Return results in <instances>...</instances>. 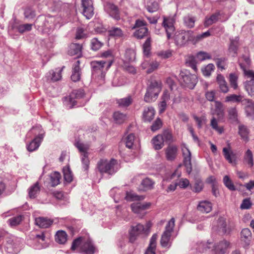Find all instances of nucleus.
<instances>
[{
    "label": "nucleus",
    "instance_id": "nucleus-1",
    "mask_svg": "<svg viewBox=\"0 0 254 254\" xmlns=\"http://www.w3.org/2000/svg\"><path fill=\"white\" fill-rule=\"evenodd\" d=\"M45 132L40 125L33 127L27 134V137L34 136V138L26 144V148L29 152L36 150L43 141Z\"/></svg>",
    "mask_w": 254,
    "mask_h": 254
},
{
    "label": "nucleus",
    "instance_id": "nucleus-2",
    "mask_svg": "<svg viewBox=\"0 0 254 254\" xmlns=\"http://www.w3.org/2000/svg\"><path fill=\"white\" fill-rule=\"evenodd\" d=\"M162 89V82L159 80H152L148 85L144 96V100L147 103L155 101Z\"/></svg>",
    "mask_w": 254,
    "mask_h": 254
},
{
    "label": "nucleus",
    "instance_id": "nucleus-3",
    "mask_svg": "<svg viewBox=\"0 0 254 254\" xmlns=\"http://www.w3.org/2000/svg\"><path fill=\"white\" fill-rule=\"evenodd\" d=\"M78 247L84 254H93L95 252V248L89 238L85 239L79 237L74 240L72 242L71 249L75 250Z\"/></svg>",
    "mask_w": 254,
    "mask_h": 254
},
{
    "label": "nucleus",
    "instance_id": "nucleus-4",
    "mask_svg": "<svg viewBox=\"0 0 254 254\" xmlns=\"http://www.w3.org/2000/svg\"><path fill=\"white\" fill-rule=\"evenodd\" d=\"M98 169L101 174L112 175L118 170L117 161L114 159L110 160L101 159L97 164Z\"/></svg>",
    "mask_w": 254,
    "mask_h": 254
},
{
    "label": "nucleus",
    "instance_id": "nucleus-5",
    "mask_svg": "<svg viewBox=\"0 0 254 254\" xmlns=\"http://www.w3.org/2000/svg\"><path fill=\"white\" fill-rule=\"evenodd\" d=\"M110 195L113 198L116 203L119 202L123 198L127 200H141L144 198L143 196H139L134 193L127 192L126 196L122 193V191L118 188H113L110 191Z\"/></svg>",
    "mask_w": 254,
    "mask_h": 254
},
{
    "label": "nucleus",
    "instance_id": "nucleus-6",
    "mask_svg": "<svg viewBox=\"0 0 254 254\" xmlns=\"http://www.w3.org/2000/svg\"><path fill=\"white\" fill-rule=\"evenodd\" d=\"M175 220L174 218L168 221L165 227V230L162 235L160 244L162 247L169 248L171 245L170 238L175 226Z\"/></svg>",
    "mask_w": 254,
    "mask_h": 254
},
{
    "label": "nucleus",
    "instance_id": "nucleus-7",
    "mask_svg": "<svg viewBox=\"0 0 254 254\" xmlns=\"http://www.w3.org/2000/svg\"><path fill=\"white\" fill-rule=\"evenodd\" d=\"M84 96V92L82 89L73 90L67 97L64 98V105L69 109H71L77 105V100L80 99Z\"/></svg>",
    "mask_w": 254,
    "mask_h": 254
},
{
    "label": "nucleus",
    "instance_id": "nucleus-8",
    "mask_svg": "<svg viewBox=\"0 0 254 254\" xmlns=\"http://www.w3.org/2000/svg\"><path fill=\"white\" fill-rule=\"evenodd\" d=\"M179 80L182 85L190 89L195 87L197 82L196 75L191 74L187 70L181 71Z\"/></svg>",
    "mask_w": 254,
    "mask_h": 254
},
{
    "label": "nucleus",
    "instance_id": "nucleus-9",
    "mask_svg": "<svg viewBox=\"0 0 254 254\" xmlns=\"http://www.w3.org/2000/svg\"><path fill=\"white\" fill-rule=\"evenodd\" d=\"M175 22V15L163 16L162 26L165 30L168 39L172 38L174 36L175 31L174 26Z\"/></svg>",
    "mask_w": 254,
    "mask_h": 254
},
{
    "label": "nucleus",
    "instance_id": "nucleus-10",
    "mask_svg": "<svg viewBox=\"0 0 254 254\" xmlns=\"http://www.w3.org/2000/svg\"><path fill=\"white\" fill-rule=\"evenodd\" d=\"M174 40L178 46H183L189 41L194 43L193 32L191 30H181L176 32L174 35Z\"/></svg>",
    "mask_w": 254,
    "mask_h": 254
},
{
    "label": "nucleus",
    "instance_id": "nucleus-11",
    "mask_svg": "<svg viewBox=\"0 0 254 254\" xmlns=\"http://www.w3.org/2000/svg\"><path fill=\"white\" fill-rule=\"evenodd\" d=\"M145 227L143 225L138 223L135 226L131 227L129 231V241L130 243H134L140 236H146Z\"/></svg>",
    "mask_w": 254,
    "mask_h": 254
},
{
    "label": "nucleus",
    "instance_id": "nucleus-12",
    "mask_svg": "<svg viewBox=\"0 0 254 254\" xmlns=\"http://www.w3.org/2000/svg\"><path fill=\"white\" fill-rule=\"evenodd\" d=\"M146 25V23L145 21L139 19L136 20L134 25L132 28V29H136L134 32V36L137 39H140L147 36L148 30Z\"/></svg>",
    "mask_w": 254,
    "mask_h": 254
},
{
    "label": "nucleus",
    "instance_id": "nucleus-13",
    "mask_svg": "<svg viewBox=\"0 0 254 254\" xmlns=\"http://www.w3.org/2000/svg\"><path fill=\"white\" fill-rule=\"evenodd\" d=\"M66 22L60 16H48L45 18L43 25L41 26L45 29H52L56 26H61Z\"/></svg>",
    "mask_w": 254,
    "mask_h": 254
},
{
    "label": "nucleus",
    "instance_id": "nucleus-14",
    "mask_svg": "<svg viewBox=\"0 0 254 254\" xmlns=\"http://www.w3.org/2000/svg\"><path fill=\"white\" fill-rule=\"evenodd\" d=\"M66 22L60 16H48L45 18L43 25L41 26L45 29H52L56 26H61Z\"/></svg>",
    "mask_w": 254,
    "mask_h": 254
},
{
    "label": "nucleus",
    "instance_id": "nucleus-15",
    "mask_svg": "<svg viewBox=\"0 0 254 254\" xmlns=\"http://www.w3.org/2000/svg\"><path fill=\"white\" fill-rule=\"evenodd\" d=\"M112 62H106L104 60L93 61L91 62V66L92 68L93 73H102L104 68L106 67V70L110 68Z\"/></svg>",
    "mask_w": 254,
    "mask_h": 254
},
{
    "label": "nucleus",
    "instance_id": "nucleus-16",
    "mask_svg": "<svg viewBox=\"0 0 254 254\" xmlns=\"http://www.w3.org/2000/svg\"><path fill=\"white\" fill-rule=\"evenodd\" d=\"M182 151L184 158V165L186 168L187 172L188 174H190L192 171L191 152L189 148L187 147V146L185 144L182 147Z\"/></svg>",
    "mask_w": 254,
    "mask_h": 254
},
{
    "label": "nucleus",
    "instance_id": "nucleus-17",
    "mask_svg": "<svg viewBox=\"0 0 254 254\" xmlns=\"http://www.w3.org/2000/svg\"><path fill=\"white\" fill-rule=\"evenodd\" d=\"M151 205L150 202L141 203L139 202H134L131 204V208L132 211L140 217L143 216L145 214V211L148 209Z\"/></svg>",
    "mask_w": 254,
    "mask_h": 254
},
{
    "label": "nucleus",
    "instance_id": "nucleus-18",
    "mask_svg": "<svg viewBox=\"0 0 254 254\" xmlns=\"http://www.w3.org/2000/svg\"><path fill=\"white\" fill-rule=\"evenodd\" d=\"M82 13L87 19H90L93 15L94 9L92 0H82Z\"/></svg>",
    "mask_w": 254,
    "mask_h": 254
},
{
    "label": "nucleus",
    "instance_id": "nucleus-19",
    "mask_svg": "<svg viewBox=\"0 0 254 254\" xmlns=\"http://www.w3.org/2000/svg\"><path fill=\"white\" fill-rule=\"evenodd\" d=\"M178 147L174 145H169L165 149V156L166 159L169 161H173L176 158L178 154Z\"/></svg>",
    "mask_w": 254,
    "mask_h": 254
},
{
    "label": "nucleus",
    "instance_id": "nucleus-20",
    "mask_svg": "<svg viewBox=\"0 0 254 254\" xmlns=\"http://www.w3.org/2000/svg\"><path fill=\"white\" fill-rule=\"evenodd\" d=\"M155 111L152 107H145L142 113V119L143 122L150 123L154 117Z\"/></svg>",
    "mask_w": 254,
    "mask_h": 254
},
{
    "label": "nucleus",
    "instance_id": "nucleus-21",
    "mask_svg": "<svg viewBox=\"0 0 254 254\" xmlns=\"http://www.w3.org/2000/svg\"><path fill=\"white\" fill-rule=\"evenodd\" d=\"M230 245V243L225 240L220 241L214 246L215 254H224Z\"/></svg>",
    "mask_w": 254,
    "mask_h": 254
},
{
    "label": "nucleus",
    "instance_id": "nucleus-22",
    "mask_svg": "<svg viewBox=\"0 0 254 254\" xmlns=\"http://www.w3.org/2000/svg\"><path fill=\"white\" fill-rule=\"evenodd\" d=\"M225 102L240 103L242 104L249 103L250 99H244L241 95L231 94L227 96L225 99Z\"/></svg>",
    "mask_w": 254,
    "mask_h": 254
},
{
    "label": "nucleus",
    "instance_id": "nucleus-23",
    "mask_svg": "<svg viewBox=\"0 0 254 254\" xmlns=\"http://www.w3.org/2000/svg\"><path fill=\"white\" fill-rule=\"evenodd\" d=\"M53 223L52 220L44 217H38L35 219V223L40 228H47Z\"/></svg>",
    "mask_w": 254,
    "mask_h": 254
},
{
    "label": "nucleus",
    "instance_id": "nucleus-24",
    "mask_svg": "<svg viewBox=\"0 0 254 254\" xmlns=\"http://www.w3.org/2000/svg\"><path fill=\"white\" fill-rule=\"evenodd\" d=\"M216 81L219 85L220 91L223 93L229 91V87L224 77L221 74H218L216 77Z\"/></svg>",
    "mask_w": 254,
    "mask_h": 254
},
{
    "label": "nucleus",
    "instance_id": "nucleus-25",
    "mask_svg": "<svg viewBox=\"0 0 254 254\" xmlns=\"http://www.w3.org/2000/svg\"><path fill=\"white\" fill-rule=\"evenodd\" d=\"M108 35L110 37L115 39H119L124 37V32L120 28L115 26L110 27L108 30Z\"/></svg>",
    "mask_w": 254,
    "mask_h": 254
},
{
    "label": "nucleus",
    "instance_id": "nucleus-26",
    "mask_svg": "<svg viewBox=\"0 0 254 254\" xmlns=\"http://www.w3.org/2000/svg\"><path fill=\"white\" fill-rule=\"evenodd\" d=\"M64 68V66H63L61 68H58L55 69V70H51L47 74V77L48 79L55 82L60 80L62 78L61 73Z\"/></svg>",
    "mask_w": 254,
    "mask_h": 254
},
{
    "label": "nucleus",
    "instance_id": "nucleus-27",
    "mask_svg": "<svg viewBox=\"0 0 254 254\" xmlns=\"http://www.w3.org/2000/svg\"><path fill=\"white\" fill-rule=\"evenodd\" d=\"M212 205L210 202L206 200L199 202L197 205V210L202 213H208L212 210Z\"/></svg>",
    "mask_w": 254,
    "mask_h": 254
},
{
    "label": "nucleus",
    "instance_id": "nucleus-28",
    "mask_svg": "<svg viewBox=\"0 0 254 254\" xmlns=\"http://www.w3.org/2000/svg\"><path fill=\"white\" fill-rule=\"evenodd\" d=\"M221 15V12L220 11H217L215 13L212 14L209 17H206L204 23L205 27H208L212 24L216 22L219 18V16Z\"/></svg>",
    "mask_w": 254,
    "mask_h": 254
},
{
    "label": "nucleus",
    "instance_id": "nucleus-29",
    "mask_svg": "<svg viewBox=\"0 0 254 254\" xmlns=\"http://www.w3.org/2000/svg\"><path fill=\"white\" fill-rule=\"evenodd\" d=\"M223 153L225 159L230 163H233L235 161V154L233 152L230 147H224L223 148Z\"/></svg>",
    "mask_w": 254,
    "mask_h": 254
},
{
    "label": "nucleus",
    "instance_id": "nucleus-30",
    "mask_svg": "<svg viewBox=\"0 0 254 254\" xmlns=\"http://www.w3.org/2000/svg\"><path fill=\"white\" fill-rule=\"evenodd\" d=\"M195 21V17L190 14H188L183 17V23L185 26L188 28H193Z\"/></svg>",
    "mask_w": 254,
    "mask_h": 254
},
{
    "label": "nucleus",
    "instance_id": "nucleus-31",
    "mask_svg": "<svg viewBox=\"0 0 254 254\" xmlns=\"http://www.w3.org/2000/svg\"><path fill=\"white\" fill-rule=\"evenodd\" d=\"M82 46L79 44L72 43L69 46L68 54L71 56L78 55L81 54Z\"/></svg>",
    "mask_w": 254,
    "mask_h": 254
},
{
    "label": "nucleus",
    "instance_id": "nucleus-32",
    "mask_svg": "<svg viewBox=\"0 0 254 254\" xmlns=\"http://www.w3.org/2000/svg\"><path fill=\"white\" fill-rule=\"evenodd\" d=\"M164 142L163 138L160 134H158L152 139V143L155 150L161 149L164 146Z\"/></svg>",
    "mask_w": 254,
    "mask_h": 254
},
{
    "label": "nucleus",
    "instance_id": "nucleus-33",
    "mask_svg": "<svg viewBox=\"0 0 254 254\" xmlns=\"http://www.w3.org/2000/svg\"><path fill=\"white\" fill-rule=\"evenodd\" d=\"M229 119L233 123H239L238 111L236 107H232L228 110Z\"/></svg>",
    "mask_w": 254,
    "mask_h": 254
},
{
    "label": "nucleus",
    "instance_id": "nucleus-34",
    "mask_svg": "<svg viewBox=\"0 0 254 254\" xmlns=\"http://www.w3.org/2000/svg\"><path fill=\"white\" fill-rule=\"evenodd\" d=\"M40 190V188L38 182H36L33 186H31L28 190V194L30 198H35L39 193Z\"/></svg>",
    "mask_w": 254,
    "mask_h": 254
},
{
    "label": "nucleus",
    "instance_id": "nucleus-35",
    "mask_svg": "<svg viewBox=\"0 0 254 254\" xmlns=\"http://www.w3.org/2000/svg\"><path fill=\"white\" fill-rule=\"evenodd\" d=\"M80 154L82 167L85 171H87L88 170L90 164V161L88 157L89 152L88 151L80 153Z\"/></svg>",
    "mask_w": 254,
    "mask_h": 254
},
{
    "label": "nucleus",
    "instance_id": "nucleus-36",
    "mask_svg": "<svg viewBox=\"0 0 254 254\" xmlns=\"http://www.w3.org/2000/svg\"><path fill=\"white\" fill-rule=\"evenodd\" d=\"M146 8L148 12L153 13L159 9V5L155 0H150L147 2Z\"/></svg>",
    "mask_w": 254,
    "mask_h": 254
},
{
    "label": "nucleus",
    "instance_id": "nucleus-37",
    "mask_svg": "<svg viewBox=\"0 0 254 254\" xmlns=\"http://www.w3.org/2000/svg\"><path fill=\"white\" fill-rule=\"evenodd\" d=\"M210 125L212 128L217 131L219 134L223 133V127L218 125V121L215 117H212L211 119Z\"/></svg>",
    "mask_w": 254,
    "mask_h": 254
},
{
    "label": "nucleus",
    "instance_id": "nucleus-38",
    "mask_svg": "<svg viewBox=\"0 0 254 254\" xmlns=\"http://www.w3.org/2000/svg\"><path fill=\"white\" fill-rule=\"evenodd\" d=\"M239 65L243 70L245 77L247 78H250V80L254 81V71L251 69H248L246 65H244L242 63L239 62Z\"/></svg>",
    "mask_w": 254,
    "mask_h": 254
},
{
    "label": "nucleus",
    "instance_id": "nucleus-39",
    "mask_svg": "<svg viewBox=\"0 0 254 254\" xmlns=\"http://www.w3.org/2000/svg\"><path fill=\"white\" fill-rule=\"evenodd\" d=\"M113 117L114 121L119 124L123 123L127 119L126 114L119 111L114 112Z\"/></svg>",
    "mask_w": 254,
    "mask_h": 254
},
{
    "label": "nucleus",
    "instance_id": "nucleus-40",
    "mask_svg": "<svg viewBox=\"0 0 254 254\" xmlns=\"http://www.w3.org/2000/svg\"><path fill=\"white\" fill-rule=\"evenodd\" d=\"M56 241L60 244H64L67 240V235L64 231H58L55 236Z\"/></svg>",
    "mask_w": 254,
    "mask_h": 254
},
{
    "label": "nucleus",
    "instance_id": "nucleus-41",
    "mask_svg": "<svg viewBox=\"0 0 254 254\" xmlns=\"http://www.w3.org/2000/svg\"><path fill=\"white\" fill-rule=\"evenodd\" d=\"M132 101L133 100L131 96H128L125 98L117 100V103L120 107H127L129 106L132 103Z\"/></svg>",
    "mask_w": 254,
    "mask_h": 254
},
{
    "label": "nucleus",
    "instance_id": "nucleus-42",
    "mask_svg": "<svg viewBox=\"0 0 254 254\" xmlns=\"http://www.w3.org/2000/svg\"><path fill=\"white\" fill-rule=\"evenodd\" d=\"M239 134L244 140H248L249 130L246 126L243 125L239 126Z\"/></svg>",
    "mask_w": 254,
    "mask_h": 254
},
{
    "label": "nucleus",
    "instance_id": "nucleus-43",
    "mask_svg": "<svg viewBox=\"0 0 254 254\" xmlns=\"http://www.w3.org/2000/svg\"><path fill=\"white\" fill-rule=\"evenodd\" d=\"M245 87L249 95L252 97H254V81L253 80L246 81Z\"/></svg>",
    "mask_w": 254,
    "mask_h": 254
},
{
    "label": "nucleus",
    "instance_id": "nucleus-44",
    "mask_svg": "<svg viewBox=\"0 0 254 254\" xmlns=\"http://www.w3.org/2000/svg\"><path fill=\"white\" fill-rule=\"evenodd\" d=\"M64 179L67 183H70L73 180V176L68 167H65L63 169Z\"/></svg>",
    "mask_w": 254,
    "mask_h": 254
},
{
    "label": "nucleus",
    "instance_id": "nucleus-45",
    "mask_svg": "<svg viewBox=\"0 0 254 254\" xmlns=\"http://www.w3.org/2000/svg\"><path fill=\"white\" fill-rule=\"evenodd\" d=\"M238 37H236L234 40L231 39V43L229 48V51L230 53H233V57H235L237 55L238 49Z\"/></svg>",
    "mask_w": 254,
    "mask_h": 254
},
{
    "label": "nucleus",
    "instance_id": "nucleus-46",
    "mask_svg": "<svg viewBox=\"0 0 254 254\" xmlns=\"http://www.w3.org/2000/svg\"><path fill=\"white\" fill-rule=\"evenodd\" d=\"M11 193L7 185L3 182H0V197H4Z\"/></svg>",
    "mask_w": 254,
    "mask_h": 254
},
{
    "label": "nucleus",
    "instance_id": "nucleus-47",
    "mask_svg": "<svg viewBox=\"0 0 254 254\" xmlns=\"http://www.w3.org/2000/svg\"><path fill=\"white\" fill-rule=\"evenodd\" d=\"M215 69V66L213 64H209L207 65L202 67L201 71L205 76L209 77L211 72Z\"/></svg>",
    "mask_w": 254,
    "mask_h": 254
},
{
    "label": "nucleus",
    "instance_id": "nucleus-48",
    "mask_svg": "<svg viewBox=\"0 0 254 254\" xmlns=\"http://www.w3.org/2000/svg\"><path fill=\"white\" fill-rule=\"evenodd\" d=\"M214 60L216 61V64L218 68L220 69L221 70L226 69L227 61L228 60L227 58L222 57L214 59Z\"/></svg>",
    "mask_w": 254,
    "mask_h": 254
},
{
    "label": "nucleus",
    "instance_id": "nucleus-49",
    "mask_svg": "<svg viewBox=\"0 0 254 254\" xmlns=\"http://www.w3.org/2000/svg\"><path fill=\"white\" fill-rule=\"evenodd\" d=\"M74 145L78 149L80 153L88 151L89 146L87 144H84L82 142L77 140L74 143Z\"/></svg>",
    "mask_w": 254,
    "mask_h": 254
},
{
    "label": "nucleus",
    "instance_id": "nucleus-50",
    "mask_svg": "<svg viewBox=\"0 0 254 254\" xmlns=\"http://www.w3.org/2000/svg\"><path fill=\"white\" fill-rule=\"evenodd\" d=\"M141 184L143 187V190H146L153 188L154 183L151 179L146 178L142 181Z\"/></svg>",
    "mask_w": 254,
    "mask_h": 254
},
{
    "label": "nucleus",
    "instance_id": "nucleus-51",
    "mask_svg": "<svg viewBox=\"0 0 254 254\" xmlns=\"http://www.w3.org/2000/svg\"><path fill=\"white\" fill-rule=\"evenodd\" d=\"M32 24H24L17 25L15 28L20 33H23L25 32L30 31L32 29Z\"/></svg>",
    "mask_w": 254,
    "mask_h": 254
},
{
    "label": "nucleus",
    "instance_id": "nucleus-52",
    "mask_svg": "<svg viewBox=\"0 0 254 254\" xmlns=\"http://www.w3.org/2000/svg\"><path fill=\"white\" fill-rule=\"evenodd\" d=\"M164 142H171L173 141V136L171 131L168 129L164 130L162 134H160Z\"/></svg>",
    "mask_w": 254,
    "mask_h": 254
},
{
    "label": "nucleus",
    "instance_id": "nucleus-53",
    "mask_svg": "<svg viewBox=\"0 0 254 254\" xmlns=\"http://www.w3.org/2000/svg\"><path fill=\"white\" fill-rule=\"evenodd\" d=\"M61 175L58 172H55L51 175V184L52 186H57L60 183Z\"/></svg>",
    "mask_w": 254,
    "mask_h": 254
},
{
    "label": "nucleus",
    "instance_id": "nucleus-54",
    "mask_svg": "<svg viewBox=\"0 0 254 254\" xmlns=\"http://www.w3.org/2000/svg\"><path fill=\"white\" fill-rule=\"evenodd\" d=\"M22 220V217L21 215H18L15 217H12L9 219L7 221L9 225L11 227L19 225Z\"/></svg>",
    "mask_w": 254,
    "mask_h": 254
},
{
    "label": "nucleus",
    "instance_id": "nucleus-55",
    "mask_svg": "<svg viewBox=\"0 0 254 254\" xmlns=\"http://www.w3.org/2000/svg\"><path fill=\"white\" fill-rule=\"evenodd\" d=\"M135 140V135L133 133L129 134L125 138L126 146L128 148L132 147Z\"/></svg>",
    "mask_w": 254,
    "mask_h": 254
},
{
    "label": "nucleus",
    "instance_id": "nucleus-56",
    "mask_svg": "<svg viewBox=\"0 0 254 254\" xmlns=\"http://www.w3.org/2000/svg\"><path fill=\"white\" fill-rule=\"evenodd\" d=\"M196 58L194 57V56H190L189 57L187 61V64H188L189 66H190L194 71H196L197 70V61H196Z\"/></svg>",
    "mask_w": 254,
    "mask_h": 254
},
{
    "label": "nucleus",
    "instance_id": "nucleus-57",
    "mask_svg": "<svg viewBox=\"0 0 254 254\" xmlns=\"http://www.w3.org/2000/svg\"><path fill=\"white\" fill-rule=\"evenodd\" d=\"M135 54L133 50L131 49L127 50L125 54V60L127 62H130L135 59Z\"/></svg>",
    "mask_w": 254,
    "mask_h": 254
},
{
    "label": "nucleus",
    "instance_id": "nucleus-58",
    "mask_svg": "<svg viewBox=\"0 0 254 254\" xmlns=\"http://www.w3.org/2000/svg\"><path fill=\"white\" fill-rule=\"evenodd\" d=\"M238 76L235 73H230L229 75V82L232 88L236 89L238 87Z\"/></svg>",
    "mask_w": 254,
    "mask_h": 254
},
{
    "label": "nucleus",
    "instance_id": "nucleus-59",
    "mask_svg": "<svg viewBox=\"0 0 254 254\" xmlns=\"http://www.w3.org/2000/svg\"><path fill=\"white\" fill-rule=\"evenodd\" d=\"M203 187L204 185L202 181L200 180H197L195 182L192 190L195 192L198 193L202 190Z\"/></svg>",
    "mask_w": 254,
    "mask_h": 254
},
{
    "label": "nucleus",
    "instance_id": "nucleus-60",
    "mask_svg": "<svg viewBox=\"0 0 254 254\" xmlns=\"http://www.w3.org/2000/svg\"><path fill=\"white\" fill-rule=\"evenodd\" d=\"M196 58L199 61H202L205 60L211 59V56L207 52L200 51L197 53Z\"/></svg>",
    "mask_w": 254,
    "mask_h": 254
},
{
    "label": "nucleus",
    "instance_id": "nucleus-61",
    "mask_svg": "<svg viewBox=\"0 0 254 254\" xmlns=\"http://www.w3.org/2000/svg\"><path fill=\"white\" fill-rule=\"evenodd\" d=\"M223 182L225 186L231 190H235L236 188L231 180L228 176H225L223 178Z\"/></svg>",
    "mask_w": 254,
    "mask_h": 254
},
{
    "label": "nucleus",
    "instance_id": "nucleus-62",
    "mask_svg": "<svg viewBox=\"0 0 254 254\" xmlns=\"http://www.w3.org/2000/svg\"><path fill=\"white\" fill-rule=\"evenodd\" d=\"M102 43L97 38H93L91 40V48L94 51L98 50L102 47Z\"/></svg>",
    "mask_w": 254,
    "mask_h": 254
},
{
    "label": "nucleus",
    "instance_id": "nucleus-63",
    "mask_svg": "<svg viewBox=\"0 0 254 254\" xmlns=\"http://www.w3.org/2000/svg\"><path fill=\"white\" fill-rule=\"evenodd\" d=\"M248 105L246 109V112L248 116L254 115V102L250 100L249 103H247Z\"/></svg>",
    "mask_w": 254,
    "mask_h": 254
},
{
    "label": "nucleus",
    "instance_id": "nucleus-64",
    "mask_svg": "<svg viewBox=\"0 0 254 254\" xmlns=\"http://www.w3.org/2000/svg\"><path fill=\"white\" fill-rule=\"evenodd\" d=\"M159 65V63L156 61L149 62V67L146 70V72L147 73H150L152 72L153 71L157 69Z\"/></svg>",
    "mask_w": 254,
    "mask_h": 254
}]
</instances>
